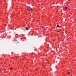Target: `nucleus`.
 <instances>
[{"label": "nucleus", "mask_w": 76, "mask_h": 76, "mask_svg": "<svg viewBox=\"0 0 76 76\" xmlns=\"http://www.w3.org/2000/svg\"><path fill=\"white\" fill-rule=\"evenodd\" d=\"M27 10L28 11H30L32 10V9H31L30 7H29L27 8Z\"/></svg>", "instance_id": "obj_1"}, {"label": "nucleus", "mask_w": 76, "mask_h": 76, "mask_svg": "<svg viewBox=\"0 0 76 76\" xmlns=\"http://www.w3.org/2000/svg\"><path fill=\"white\" fill-rule=\"evenodd\" d=\"M29 28L27 27L26 28V30H29Z\"/></svg>", "instance_id": "obj_2"}, {"label": "nucleus", "mask_w": 76, "mask_h": 76, "mask_svg": "<svg viewBox=\"0 0 76 76\" xmlns=\"http://www.w3.org/2000/svg\"><path fill=\"white\" fill-rule=\"evenodd\" d=\"M67 9H68V7H65V10H67Z\"/></svg>", "instance_id": "obj_3"}, {"label": "nucleus", "mask_w": 76, "mask_h": 76, "mask_svg": "<svg viewBox=\"0 0 76 76\" xmlns=\"http://www.w3.org/2000/svg\"><path fill=\"white\" fill-rule=\"evenodd\" d=\"M57 28H58V27H59V25H57Z\"/></svg>", "instance_id": "obj_4"}, {"label": "nucleus", "mask_w": 76, "mask_h": 76, "mask_svg": "<svg viewBox=\"0 0 76 76\" xmlns=\"http://www.w3.org/2000/svg\"><path fill=\"white\" fill-rule=\"evenodd\" d=\"M10 70H12V68H10Z\"/></svg>", "instance_id": "obj_5"}, {"label": "nucleus", "mask_w": 76, "mask_h": 76, "mask_svg": "<svg viewBox=\"0 0 76 76\" xmlns=\"http://www.w3.org/2000/svg\"><path fill=\"white\" fill-rule=\"evenodd\" d=\"M70 72H69L67 73V74H68V75H69V74H70Z\"/></svg>", "instance_id": "obj_6"}, {"label": "nucleus", "mask_w": 76, "mask_h": 76, "mask_svg": "<svg viewBox=\"0 0 76 76\" xmlns=\"http://www.w3.org/2000/svg\"><path fill=\"white\" fill-rule=\"evenodd\" d=\"M44 28V27L43 26H42V28Z\"/></svg>", "instance_id": "obj_7"}, {"label": "nucleus", "mask_w": 76, "mask_h": 76, "mask_svg": "<svg viewBox=\"0 0 76 76\" xmlns=\"http://www.w3.org/2000/svg\"><path fill=\"white\" fill-rule=\"evenodd\" d=\"M58 32H59V31H58Z\"/></svg>", "instance_id": "obj_8"}, {"label": "nucleus", "mask_w": 76, "mask_h": 76, "mask_svg": "<svg viewBox=\"0 0 76 76\" xmlns=\"http://www.w3.org/2000/svg\"><path fill=\"white\" fill-rule=\"evenodd\" d=\"M43 66H44V65H42Z\"/></svg>", "instance_id": "obj_9"}]
</instances>
